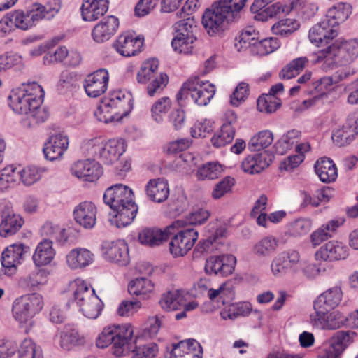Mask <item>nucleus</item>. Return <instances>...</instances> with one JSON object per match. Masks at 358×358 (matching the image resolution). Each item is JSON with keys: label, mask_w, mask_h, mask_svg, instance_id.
Segmentation results:
<instances>
[{"label": "nucleus", "mask_w": 358, "mask_h": 358, "mask_svg": "<svg viewBox=\"0 0 358 358\" xmlns=\"http://www.w3.org/2000/svg\"><path fill=\"white\" fill-rule=\"evenodd\" d=\"M52 242L48 240L41 241L36 247L33 255V260L38 266L50 264L55 257Z\"/></svg>", "instance_id": "72a5a7b5"}, {"label": "nucleus", "mask_w": 358, "mask_h": 358, "mask_svg": "<svg viewBox=\"0 0 358 358\" xmlns=\"http://www.w3.org/2000/svg\"><path fill=\"white\" fill-rule=\"evenodd\" d=\"M358 56V40L336 41L326 49L315 53L314 62H320L330 58L336 63L346 64L352 62Z\"/></svg>", "instance_id": "0eeeda50"}, {"label": "nucleus", "mask_w": 358, "mask_h": 358, "mask_svg": "<svg viewBox=\"0 0 358 358\" xmlns=\"http://www.w3.org/2000/svg\"><path fill=\"white\" fill-rule=\"evenodd\" d=\"M224 21H233L213 3L206 9L202 16V24L210 36H215L223 31Z\"/></svg>", "instance_id": "f3484780"}, {"label": "nucleus", "mask_w": 358, "mask_h": 358, "mask_svg": "<svg viewBox=\"0 0 358 358\" xmlns=\"http://www.w3.org/2000/svg\"><path fill=\"white\" fill-rule=\"evenodd\" d=\"M43 273L34 271L28 275L19 279L18 285L24 289H34L43 284Z\"/></svg>", "instance_id": "e2e57ef3"}, {"label": "nucleus", "mask_w": 358, "mask_h": 358, "mask_svg": "<svg viewBox=\"0 0 358 358\" xmlns=\"http://www.w3.org/2000/svg\"><path fill=\"white\" fill-rule=\"evenodd\" d=\"M119 27V20L113 15L103 17L92 31L93 40L99 43H104L111 38Z\"/></svg>", "instance_id": "a211bd4d"}, {"label": "nucleus", "mask_w": 358, "mask_h": 358, "mask_svg": "<svg viewBox=\"0 0 358 358\" xmlns=\"http://www.w3.org/2000/svg\"><path fill=\"white\" fill-rule=\"evenodd\" d=\"M183 301L178 290L169 291L162 295L159 304L166 311H172L178 309Z\"/></svg>", "instance_id": "09e8293b"}, {"label": "nucleus", "mask_w": 358, "mask_h": 358, "mask_svg": "<svg viewBox=\"0 0 358 358\" xmlns=\"http://www.w3.org/2000/svg\"><path fill=\"white\" fill-rule=\"evenodd\" d=\"M173 28L174 36H182V37H191L193 39H196L194 34L197 30V25L194 17H189L177 22L173 25Z\"/></svg>", "instance_id": "79ce46f5"}, {"label": "nucleus", "mask_w": 358, "mask_h": 358, "mask_svg": "<svg viewBox=\"0 0 358 358\" xmlns=\"http://www.w3.org/2000/svg\"><path fill=\"white\" fill-rule=\"evenodd\" d=\"M97 208L91 201H83L76 206L73 210L74 220L85 229L93 228L96 222Z\"/></svg>", "instance_id": "aec40b11"}, {"label": "nucleus", "mask_w": 358, "mask_h": 358, "mask_svg": "<svg viewBox=\"0 0 358 358\" xmlns=\"http://www.w3.org/2000/svg\"><path fill=\"white\" fill-rule=\"evenodd\" d=\"M282 100L276 96L267 93L262 94L257 99L259 112H276L282 106Z\"/></svg>", "instance_id": "37998d69"}, {"label": "nucleus", "mask_w": 358, "mask_h": 358, "mask_svg": "<svg viewBox=\"0 0 358 358\" xmlns=\"http://www.w3.org/2000/svg\"><path fill=\"white\" fill-rule=\"evenodd\" d=\"M103 198L104 203L113 210L112 224L121 228L133 222L138 206L131 188L122 184H115L106 189Z\"/></svg>", "instance_id": "f257e3e1"}, {"label": "nucleus", "mask_w": 358, "mask_h": 358, "mask_svg": "<svg viewBox=\"0 0 358 358\" xmlns=\"http://www.w3.org/2000/svg\"><path fill=\"white\" fill-rule=\"evenodd\" d=\"M24 117L22 118L23 127L27 128H34L43 122H45L50 118L48 113H22Z\"/></svg>", "instance_id": "338daca9"}, {"label": "nucleus", "mask_w": 358, "mask_h": 358, "mask_svg": "<svg viewBox=\"0 0 358 358\" xmlns=\"http://www.w3.org/2000/svg\"><path fill=\"white\" fill-rule=\"evenodd\" d=\"M71 173L75 177L84 181L94 182L103 174V169L95 158L80 159L71 166Z\"/></svg>", "instance_id": "9b49d317"}, {"label": "nucleus", "mask_w": 358, "mask_h": 358, "mask_svg": "<svg viewBox=\"0 0 358 358\" xmlns=\"http://www.w3.org/2000/svg\"><path fill=\"white\" fill-rule=\"evenodd\" d=\"M108 80V72L105 69H100L89 74L84 83L86 94L93 98L101 96L107 90Z\"/></svg>", "instance_id": "2eb2a0df"}, {"label": "nucleus", "mask_w": 358, "mask_h": 358, "mask_svg": "<svg viewBox=\"0 0 358 358\" xmlns=\"http://www.w3.org/2000/svg\"><path fill=\"white\" fill-rule=\"evenodd\" d=\"M159 349L155 343H149L143 345L136 346L131 350L132 358H155Z\"/></svg>", "instance_id": "bf43d9fd"}, {"label": "nucleus", "mask_w": 358, "mask_h": 358, "mask_svg": "<svg viewBox=\"0 0 358 358\" xmlns=\"http://www.w3.org/2000/svg\"><path fill=\"white\" fill-rule=\"evenodd\" d=\"M27 251L23 244H13L7 247L1 255V264L7 269L15 268L21 264Z\"/></svg>", "instance_id": "bb28decb"}, {"label": "nucleus", "mask_w": 358, "mask_h": 358, "mask_svg": "<svg viewBox=\"0 0 358 358\" xmlns=\"http://www.w3.org/2000/svg\"><path fill=\"white\" fill-rule=\"evenodd\" d=\"M93 254L85 248L73 249L66 255L68 266L73 269L88 266L93 259Z\"/></svg>", "instance_id": "7c9ffc66"}, {"label": "nucleus", "mask_w": 358, "mask_h": 358, "mask_svg": "<svg viewBox=\"0 0 358 358\" xmlns=\"http://www.w3.org/2000/svg\"><path fill=\"white\" fill-rule=\"evenodd\" d=\"M71 287L74 289L73 296L78 306L90 301L92 296H96L94 290L83 280L76 279Z\"/></svg>", "instance_id": "c9c22d12"}, {"label": "nucleus", "mask_w": 358, "mask_h": 358, "mask_svg": "<svg viewBox=\"0 0 358 358\" xmlns=\"http://www.w3.org/2000/svg\"><path fill=\"white\" fill-rule=\"evenodd\" d=\"M19 358H43L42 350L31 339H24L18 349Z\"/></svg>", "instance_id": "603ef678"}, {"label": "nucleus", "mask_w": 358, "mask_h": 358, "mask_svg": "<svg viewBox=\"0 0 358 358\" xmlns=\"http://www.w3.org/2000/svg\"><path fill=\"white\" fill-rule=\"evenodd\" d=\"M43 299L41 294H26L15 300L13 304V315L20 327L28 333L34 324V317L43 309Z\"/></svg>", "instance_id": "39448f33"}, {"label": "nucleus", "mask_w": 358, "mask_h": 358, "mask_svg": "<svg viewBox=\"0 0 358 358\" xmlns=\"http://www.w3.org/2000/svg\"><path fill=\"white\" fill-rule=\"evenodd\" d=\"M355 336L356 333L352 331H337L329 340L327 348L341 356L345 349L354 341Z\"/></svg>", "instance_id": "473e14b6"}, {"label": "nucleus", "mask_w": 358, "mask_h": 358, "mask_svg": "<svg viewBox=\"0 0 358 358\" xmlns=\"http://www.w3.org/2000/svg\"><path fill=\"white\" fill-rule=\"evenodd\" d=\"M235 131L229 126L222 125L220 131L211 138V143L215 148H221L230 143L234 138Z\"/></svg>", "instance_id": "6e6d98bb"}, {"label": "nucleus", "mask_w": 358, "mask_h": 358, "mask_svg": "<svg viewBox=\"0 0 358 358\" xmlns=\"http://www.w3.org/2000/svg\"><path fill=\"white\" fill-rule=\"evenodd\" d=\"M273 141V133L268 130L259 131L251 138L248 143V149L250 151H259L268 148Z\"/></svg>", "instance_id": "a18cd8bd"}, {"label": "nucleus", "mask_w": 358, "mask_h": 358, "mask_svg": "<svg viewBox=\"0 0 358 358\" xmlns=\"http://www.w3.org/2000/svg\"><path fill=\"white\" fill-rule=\"evenodd\" d=\"M222 172L221 166L215 162L203 164L198 171L200 180H214L217 178Z\"/></svg>", "instance_id": "13d9d810"}, {"label": "nucleus", "mask_w": 358, "mask_h": 358, "mask_svg": "<svg viewBox=\"0 0 358 358\" xmlns=\"http://www.w3.org/2000/svg\"><path fill=\"white\" fill-rule=\"evenodd\" d=\"M278 246V241L273 236H266L254 246V253L259 257H268L274 253Z\"/></svg>", "instance_id": "49530a36"}, {"label": "nucleus", "mask_w": 358, "mask_h": 358, "mask_svg": "<svg viewBox=\"0 0 358 358\" xmlns=\"http://www.w3.org/2000/svg\"><path fill=\"white\" fill-rule=\"evenodd\" d=\"M215 94V87L209 82L201 83L198 78H190L184 83L176 94L178 104L182 106V99L189 94L199 106H206Z\"/></svg>", "instance_id": "6e6552de"}, {"label": "nucleus", "mask_w": 358, "mask_h": 358, "mask_svg": "<svg viewBox=\"0 0 358 358\" xmlns=\"http://www.w3.org/2000/svg\"><path fill=\"white\" fill-rule=\"evenodd\" d=\"M53 4L43 6L34 3L27 10H16L4 17L0 24L6 32L7 29L11 31L13 27L21 30H28L42 20H50L55 17L61 9V2L59 0H54Z\"/></svg>", "instance_id": "f03ea898"}, {"label": "nucleus", "mask_w": 358, "mask_h": 358, "mask_svg": "<svg viewBox=\"0 0 358 358\" xmlns=\"http://www.w3.org/2000/svg\"><path fill=\"white\" fill-rule=\"evenodd\" d=\"M280 47L277 38H266L259 39V36L255 43H252L251 53L255 55L264 56L276 50Z\"/></svg>", "instance_id": "e433bc0d"}, {"label": "nucleus", "mask_w": 358, "mask_h": 358, "mask_svg": "<svg viewBox=\"0 0 358 358\" xmlns=\"http://www.w3.org/2000/svg\"><path fill=\"white\" fill-rule=\"evenodd\" d=\"M235 184L234 178L230 176L224 177L222 180L217 183L211 193L212 197L215 199H219L226 194L231 191L232 187Z\"/></svg>", "instance_id": "680f3d73"}, {"label": "nucleus", "mask_w": 358, "mask_h": 358, "mask_svg": "<svg viewBox=\"0 0 358 358\" xmlns=\"http://www.w3.org/2000/svg\"><path fill=\"white\" fill-rule=\"evenodd\" d=\"M158 66L159 61L154 58L149 59L143 62L136 76L137 81L139 83H146L155 77Z\"/></svg>", "instance_id": "3c124183"}, {"label": "nucleus", "mask_w": 358, "mask_h": 358, "mask_svg": "<svg viewBox=\"0 0 358 358\" xmlns=\"http://www.w3.org/2000/svg\"><path fill=\"white\" fill-rule=\"evenodd\" d=\"M143 43V41L140 38L124 33L117 37L113 47L121 55L131 57L141 51Z\"/></svg>", "instance_id": "4be33fe9"}, {"label": "nucleus", "mask_w": 358, "mask_h": 358, "mask_svg": "<svg viewBox=\"0 0 358 358\" xmlns=\"http://www.w3.org/2000/svg\"><path fill=\"white\" fill-rule=\"evenodd\" d=\"M103 257L110 262L120 266L129 264L130 257L127 244L122 241H106L101 245Z\"/></svg>", "instance_id": "f8f14e48"}, {"label": "nucleus", "mask_w": 358, "mask_h": 358, "mask_svg": "<svg viewBox=\"0 0 358 358\" xmlns=\"http://www.w3.org/2000/svg\"><path fill=\"white\" fill-rule=\"evenodd\" d=\"M355 133L349 124L348 120L342 127L334 131L331 138L333 142L338 147H345L350 145L355 138Z\"/></svg>", "instance_id": "4c0bfd02"}, {"label": "nucleus", "mask_w": 358, "mask_h": 358, "mask_svg": "<svg viewBox=\"0 0 358 358\" xmlns=\"http://www.w3.org/2000/svg\"><path fill=\"white\" fill-rule=\"evenodd\" d=\"M196 39L191 37L174 36L171 45L173 50L178 53L189 54L193 50V43Z\"/></svg>", "instance_id": "052dcab7"}, {"label": "nucleus", "mask_w": 358, "mask_h": 358, "mask_svg": "<svg viewBox=\"0 0 358 358\" xmlns=\"http://www.w3.org/2000/svg\"><path fill=\"white\" fill-rule=\"evenodd\" d=\"M103 304L101 300L96 296L80 305V309L84 315L90 319L96 318L102 310Z\"/></svg>", "instance_id": "5fc2aeb1"}, {"label": "nucleus", "mask_w": 358, "mask_h": 358, "mask_svg": "<svg viewBox=\"0 0 358 358\" xmlns=\"http://www.w3.org/2000/svg\"><path fill=\"white\" fill-rule=\"evenodd\" d=\"M199 353H202L200 344L194 339H189L173 344L169 358H201Z\"/></svg>", "instance_id": "b1692460"}, {"label": "nucleus", "mask_w": 358, "mask_h": 358, "mask_svg": "<svg viewBox=\"0 0 358 358\" xmlns=\"http://www.w3.org/2000/svg\"><path fill=\"white\" fill-rule=\"evenodd\" d=\"M314 314L310 316L311 325L320 329H336L345 323L344 317L338 311L329 312L323 309L315 310Z\"/></svg>", "instance_id": "4468645a"}, {"label": "nucleus", "mask_w": 358, "mask_h": 358, "mask_svg": "<svg viewBox=\"0 0 358 358\" xmlns=\"http://www.w3.org/2000/svg\"><path fill=\"white\" fill-rule=\"evenodd\" d=\"M236 263V259L232 255L211 256L206 259L205 271L210 275L224 277L234 272Z\"/></svg>", "instance_id": "ddd939ff"}, {"label": "nucleus", "mask_w": 358, "mask_h": 358, "mask_svg": "<svg viewBox=\"0 0 358 358\" xmlns=\"http://www.w3.org/2000/svg\"><path fill=\"white\" fill-rule=\"evenodd\" d=\"M348 256V246L337 241H329L315 253L317 260L329 262L345 259Z\"/></svg>", "instance_id": "6ab92c4d"}, {"label": "nucleus", "mask_w": 358, "mask_h": 358, "mask_svg": "<svg viewBox=\"0 0 358 358\" xmlns=\"http://www.w3.org/2000/svg\"><path fill=\"white\" fill-rule=\"evenodd\" d=\"M352 13V7L345 3H338L330 8L324 17V20L338 29L340 23L345 22Z\"/></svg>", "instance_id": "c85d7f7f"}, {"label": "nucleus", "mask_w": 358, "mask_h": 358, "mask_svg": "<svg viewBox=\"0 0 358 358\" xmlns=\"http://www.w3.org/2000/svg\"><path fill=\"white\" fill-rule=\"evenodd\" d=\"M45 92L36 82L28 84V88L13 92L8 97L9 106L14 112H34L43 102Z\"/></svg>", "instance_id": "423d86ee"}, {"label": "nucleus", "mask_w": 358, "mask_h": 358, "mask_svg": "<svg viewBox=\"0 0 358 358\" xmlns=\"http://www.w3.org/2000/svg\"><path fill=\"white\" fill-rule=\"evenodd\" d=\"M177 221H180L179 226L174 229L173 234L169 235V237L173 236L169 243V250L174 257H182L195 244L198 239V232L193 228L179 229L182 227L181 224L182 221V220Z\"/></svg>", "instance_id": "1a4fd4ad"}, {"label": "nucleus", "mask_w": 358, "mask_h": 358, "mask_svg": "<svg viewBox=\"0 0 358 358\" xmlns=\"http://www.w3.org/2000/svg\"><path fill=\"white\" fill-rule=\"evenodd\" d=\"M180 221H175L162 231L158 228H145L141 230L138 236L139 242L145 245L153 247L159 245L164 241L169 238V235L174 233V229L179 226Z\"/></svg>", "instance_id": "dca6fc26"}, {"label": "nucleus", "mask_w": 358, "mask_h": 358, "mask_svg": "<svg viewBox=\"0 0 358 358\" xmlns=\"http://www.w3.org/2000/svg\"><path fill=\"white\" fill-rule=\"evenodd\" d=\"M339 227L337 220H331L322 224L310 235V241L314 247L331 238L336 229Z\"/></svg>", "instance_id": "f704fd0d"}, {"label": "nucleus", "mask_w": 358, "mask_h": 358, "mask_svg": "<svg viewBox=\"0 0 358 358\" xmlns=\"http://www.w3.org/2000/svg\"><path fill=\"white\" fill-rule=\"evenodd\" d=\"M278 258L287 271L293 269L299 262L300 255L296 250H288L280 253Z\"/></svg>", "instance_id": "774afa93"}, {"label": "nucleus", "mask_w": 358, "mask_h": 358, "mask_svg": "<svg viewBox=\"0 0 358 358\" xmlns=\"http://www.w3.org/2000/svg\"><path fill=\"white\" fill-rule=\"evenodd\" d=\"M299 27V23L295 19L285 18L275 23L271 30L275 35L288 36L296 31Z\"/></svg>", "instance_id": "8fccbe9b"}, {"label": "nucleus", "mask_w": 358, "mask_h": 358, "mask_svg": "<svg viewBox=\"0 0 358 358\" xmlns=\"http://www.w3.org/2000/svg\"><path fill=\"white\" fill-rule=\"evenodd\" d=\"M17 178L24 185H31L40 178L38 169L34 166H27L17 171Z\"/></svg>", "instance_id": "0e129e2a"}, {"label": "nucleus", "mask_w": 358, "mask_h": 358, "mask_svg": "<svg viewBox=\"0 0 358 358\" xmlns=\"http://www.w3.org/2000/svg\"><path fill=\"white\" fill-rule=\"evenodd\" d=\"M85 343V337L75 328L66 327L61 335V347L66 350L73 346L83 345Z\"/></svg>", "instance_id": "58836bf2"}, {"label": "nucleus", "mask_w": 358, "mask_h": 358, "mask_svg": "<svg viewBox=\"0 0 358 358\" xmlns=\"http://www.w3.org/2000/svg\"><path fill=\"white\" fill-rule=\"evenodd\" d=\"M343 292L339 286L329 288L317 299L314 304L315 310L323 309L329 310L335 308L339 305L342 300Z\"/></svg>", "instance_id": "393cba45"}, {"label": "nucleus", "mask_w": 358, "mask_h": 358, "mask_svg": "<svg viewBox=\"0 0 358 358\" xmlns=\"http://www.w3.org/2000/svg\"><path fill=\"white\" fill-rule=\"evenodd\" d=\"M109 0H83L80 8L84 21L92 22L103 16L108 10Z\"/></svg>", "instance_id": "5701e85b"}, {"label": "nucleus", "mask_w": 358, "mask_h": 358, "mask_svg": "<svg viewBox=\"0 0 358 358\" xmlns=\"http://www.w3.org/2000/svg\"><path fill=\"white\" fill-rule=\"evenodd\" d=\"M134 330L131 324L113 325L103 329L96 340V346L104 348L112 345L116 357L127 355L131 350Z\"/></svg>", "instance_id": "7ed1b4c3"}, {"label": "nucleus", "mask_w": 358, "mask_h": 358, "mask_svg": "<svg viewBox=\"0 0 358 358\" xmlns=\"http://www.w3.org/2000/svg\"><path fill=\"white\" fill-rule=\"evenodd\" d=\"M259 33L256 32L252 27H247L236 37L234 45L238 51L250 48L252 50V43H255Z\"/></svg>", "instance_id": "de8ad7c7"}, {"label": "nucleus", "mask_w": 358, "mask_h": 358, "mask_svg": "<svg viewBox=\"0 0 358 358\" xmlns=\"http://www.w3.org/2000/svg\"><path fill=\"white\" fill-rule=\"evenodd\" d=\"M271 162V156L266 152L249 155L244 159L241 168L250 174L259 173L268 167Z\"/></svg>", "instance_id": "a878e982"}, {"label": "nucleus", "mask_w": 358, "mask_h": 358, "mask_svg": "<svg viewBox=\"0 0 358 358\" xmlns=\"http://www.w3.org/2000/svg\"><path fill=\"white\" fill-rule=\"evenodd\" d=\"M50 128L55 132L50 135L44 144L43 151L47 159L53 161L62 157L68 149L69 140L67 134L64 131H60L59 127L53 124Z\"/></svg>", "instance_id": "9d476101"}, {"label": "nucleus", "mask_w": 358, "mask_h": 358, "mask_svg": "<svg viewBox=\"0 0 358 358\" xmlns=\"http://www.w3.org/2000/svg\"><path fill=\"white\" fill-rule=\"evenodd\" d=\"M338 36V29L332 24L323 19L320 22L315 24L309 31L308 38L311 43L317 45L328 44Z\"/></svg>", "instance_id": "412c9836"}, {"label": "nucleus", "mask_w": 358, "mask_h": 358, "mask_svg": "<svg viewBox=\"0 0 358 358\" xmlns=\"http://www.w3.org/2000/svg\"><path fill=\"white\" fill-rule=\"evenodd\" d=\"M154 283L146 278H138L131 280L129 285V292L131 294L149 297L154 290Z\"/></svg>", "instance_id": "a19ab883"}, {"label": "nucleus", "mask_w": 358, "mask_h": 358, "mask_svg": "<svg viewBox=\"0 0 358 358\" xmlns=\"http://www.w3.org/2000/svg\"><path fill=\"white\" fill-rule=\"evenodd\" d=\"M296 2H292L290 5L276 2L271 5H266L261 13L255 15V19L258 21H267L269 18L279 16L280 14H289L296 6Z\"/></svg>", "instance_id": "2f4dec72"}, {"label": "nucleus", "mask_w": 358, "mask_h": 358, "mask_svg": "<svg viewBox=\"0 0 358 358\" xmlns=\"http://www.w3.org/2000/svg\"><path fill=\"white\" fill-rule=\"evenodd\" d=\"M247 0H220L214 4L228 17L234 20L244 7Z\"/></svg>", "instance_id": "c03bdc74"}, {"label": "nucleus", "mask_w": 358, "mask_h": 358, "mask_svg": "<svg viewBox=\"0 0 358 358\" xmlns=\"http://www.w3.org/2000/svg\"><path fill=\"white\" fill-rule=\"evenodd\" d=\"M315 171L320 180L325 183L335 181L338 176L335 164L327 157H322L316 162Z\"/></svg>", "instance_id": "c756f323"}, {"label": "nucleus", "mask_w": 358, "mask_h": 358, "mask_svg": "<svg viewBox=\"0 0 358 358\" xmlns=\"http://www.w3.org/2000/svg\"><path fill=\"white\" fill-rule=\"evenodd\" d=\"M250 93L249 85L245 82H241L230 95V105L238 107L248 98Z\"/></svg>", "instance_id": "4d7b16f0"}, {"label": "nucleus", "mask_w": 358, "mask_h": 358, "mask_svg": "<svg viewBox=\"0 0 358 358\" xmlns=\"http://www.w3.org/2000/svg\"><path fill=\"white\" fill-rule=\"evenodd\" d=\"M145 192L150 200L162 203L166 200L169 195L168 182L163 178L150 180L145 187Z\"/></svg>", "instance_id": "cd10ccee"}, {"label": "nucleus", "mask_w": 358, "mask_h": 358, "mask_svg": "<svg viewBox=\"0 0 358 358\" xmlns=\"http://www.w3.org/2000/svg\"><path fill=\"white\" fill-rule=\"evenodd\" d=\"M23 220L16 214L6 215L0 224V236L7 237L15 234L22 226Z\"/></svg>", "instance_id": "ea45409f"}, {"label": "nucleus", "mask_w": 358, "mask_h": 358, "mask_svg": "<svg viewBox=\"0 0 358 358\" xmlns=\"http://www.w3.org/2000/svg\"><path fill=\"white\" fill-rule=\"evenodd\" d=\"M17 174L16 169L13 166H8L0 171V190L10 187V185L17 182Z\"/></svg>", "instance_id": "69168bd1"}, {"label": "nucleus", "mask_w": 358, "mask_h": 358, "mask_svg": "<svg viewBox=\"0 0 358 358\" xmlns=\"http://www.w3.org/2000/svg\"><path fill=\"white\" fill-rule=\"evenodd\" d=\"M208 295L210 300L224 305L233 299L234 292L231 287L223 283L218 289H209Z\"/></svg>", "instance_id": "864d4df0"}, {"label": "nucleus", "mask_w": 358, "mask_h": 358, "mask_svg": "<svg viewBox=\"0 0 358 358\" xmlns=\"http://www.w3.org/2000/svg\"><path fill=\"white\" fill-rule=\"evenodd\" d=\"M125 141L122 138L105 141L102 138L96 137L85 141L83 150L88 157L110 165L117 162L125 152Z\"/></svg>", "instance_id": "20e7f679"}]
</instances>
